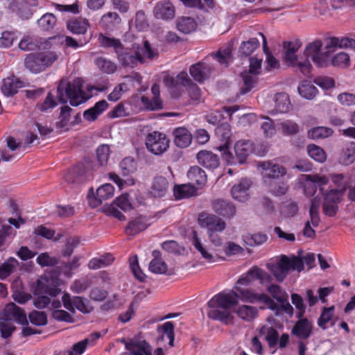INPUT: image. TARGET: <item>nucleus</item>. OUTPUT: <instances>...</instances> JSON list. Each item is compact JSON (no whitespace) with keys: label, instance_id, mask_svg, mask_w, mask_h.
I'll list each match as a JSON object with an SVG mask.
<instances>
[{"label":"nucleus","instance_id":"f257e3e1","mask_svg":"<svg viewBox=\"0 0 355 355\" xmlns=\"http://www.w3.org/2000/svg\"><path fill=\"white\" fill-rule=\"evenodd\" d=\"M236 290L237 292L221 291L208 301L207 306L210 309L207 312L209 318L228 325L234 322L232 308L238 304L239 297L242 302L247 303L253 304L261 302V293H257L253 289L236 286Z\"/></svg>","mask_w":355,"mask_h":355},{"label":"nucleus","instance_id":"f03ea898","mask_svg":"<svg viewBox=\"0 0 355 355\" xmlns=\"http://www.w3.org/2000/svg\"><path fill=\"white\" fill-rule=\"evenodd\" d=\"M323 44L321 40H315L309 42L304 51V55L306 58H311L313 63L318 67H326L329 60L330 49L334 47L339 48H355V40L348 37L338 38L332 37L329 39L325 48L327 51H322Z\"/></svg>","mask_w":355,"mask_h":355},{"label":"nucleus","instance_id":"7ed1b4c3","mask_svg":"<svg viewBox=\"0 0 355 355\" xmlns=\"http://www.w3.org/2000/svg\"><path fill=\"white\" fill-rule=\"evenodd\" d=\"M83 82L80 78L72 81L61 80L57 87V97L60 103L69 101L71 106H78L88 101L91 96L83 89Z\"/></svg>","mask_w":355,"mask_h":355},{"label":"nucleus","instance_id":"20e7f679","mask_svg":"<svg viewBox=\"0 0 355 355\" xmlns=\"http://www.w3.org/2000/svg\"><path fill=\"white\" fill-rule=\"evenodd\" d=\"M58 59V55L55 51L33 52L25 55L24 65L28 71L37 74L52 66Z\"/></svg>","mask_w":355,"mask_h":355},{"label":"nucleus","instance_id":"39448f33","mask_svg":"<svg viewBox=\"0 0 355 355\" xmlns=\"http://www.w3.org/2000/svg\"><path fill=\"white\" fill-rule=\"evenodd\" d=\"M95 164L89 160L79 162L69 168L64 175V180L70 184H80L93 178Z\"/></svg>","mask_w":355,"mask_h":355},{"label":"nucleus","instance_id":"423d86ee","mask_svg":"<svg viewBox=\"0 0 355 355\" xmlns=\"http://www.w3.org/2000/svg\"><path fill=\"white\" fill-rule=\"evenodd\" d=\"M254 150L253 143L250 140H240L234 145L235 157L232 156L229 150L225 153V159L228 164H243L246 162L248 156Z\"/></svg>","mask_w":355,"mask_h":355},{"label":"nucleus","instance_id":"0eeeda50","mask_svg":"<svg viewBox=\"0 0 355 355\" xmlns=\"http://www.w3.org/2000/svg\"><path fill=\"white\" fill-rule=\"evenodd\" d=\"M145 144L149 152L155 155H160L169 148L170 140L165 134L153 131L148 133Z\"/></svg>","mask_w":355,"mask_h":355},{"label":"nucleus","instance_id":"6e6552de","mask_svg":"<svg viewBox=\"0 0 355 355\" xmlns=\"http://www.w3.org/2000/svg\"><path fill=\"white\" fill-rule=\"evenodd\" d=\"M116 56L119 63L124 67L134 68L138 63L143 64L145 62L139 48L134 50L123 45Z\"/></svg>","mask_w":355,"mask_h":355},{"label":"nucleus","instance_id":"1a4fd4ad","mask_svg":"<svg viewBox=\"0 0 355 355\" xmlns=\"http://www.w3.org/2000/svg\"><path fill=\"white\" fill-rule=\"evenodd\" d=\"M198 221L201 227L207 229L209 234L220 232L226 227L225 222L214 214L201 213L199 214Z\"/></svg>","mask_w":355,"mask_h":355},{"label":"nucleus","instance_id":"9d476101","mask_svg":"<svg viewBox=\"0 0 355 355\" xmlns=\"http://www.w3.org/2000/svg\"><path fill=\"white\" fill-rule=\"evenodd\" d=\"M207 60L208 57L196 64H192L189 68V73L191 76L198 83H202L205 80L208 79L214 70L212 64L209 63L207 61Z\"/></svg>","mask_w":355,"mask_h":355},{"label":"nucleus","instance_id":"9b49d317","mask_svg":"<svg viewBox=\"0 0 355 355\" xmlns=\"http://www.w3.org/2000/svg\"><path fill=\"white\" fill-rule=\"evenodd\" d=\"M169 182L162 175H157L152 180L148 189V194L155 198L165 197L169 191Z\"/></svg>","mask_w":355,"mask_h":355},{"label":"nucleus","instance_id":"f8f14e48","mask_svg":"<svg viewBox=\"0 0 355 355\" xmlns=\"http://www.w3.org/2000/svg\"><path fill=\"white\" fill-rule=\"evenodd\" d=\"M260 166L263 170V180L265 183L271 182V180L278 179L284 176L286 171L283 166L277 164H274L272 162H265L260 164Z\"/></svg>","mask_w":355,"mask_h":355},{"label":"nucleus","instance_id":"ddd939ff","mask_svg":"<svg viewBox=\"0 0 355 355\" xmlns=\"http://www.w3.org/2000/svg\"><path fill=\"white\" fill-rule=\"evenodd\" d=\"M329 182V178L325 175H308L306 177V182L304 186V194L307 196H313L317 187H320V192L323 191V187Z\"/></svg>","mask_w":355,"mask_h":355},{"label":"nucleus","instance_id":"4468645a","mask_svg":"<svg viewBox=\"0 0 355 355\" xmlns=\"http://www.w3.org/2000/svg\"><path fill=\"white\" fill-rule=\"evenodd\" d=\"M211 207L216 214L225 218H231L236 214L234 205L227 200L215 199L211 202Z\"/></svg>","mask_w":355,"mask_h":355},{"label":"nucleus","instance_id":"2eb2a0df","mask_svg":"<svg viewBox=\"0 0 355 355\" xmlns=\"http://www.w3.org/2000/svg\"><path fill=\"white\" fill-rule=\"evenodd\" d=\"M3 315L5 320H15L21 324H28L25 312L14 303H9L5 306Z\"/></svg>","mask_w":355,"mask_h":355},{"label":"nucleus","instance_id":"dca6fc26","mask_svg":"<svg viewBox=\"0 0 355 355\" xmlns=\"http://www.w3.org/2000/svg\"><path fill=\"white\" fill-rule=\"evenodd\" d=\"M196 159L199 164L209 170H214L220 164L218 156L209 150L199 151L196 155Z\"/></svg>","mask_w":355,"mask_h":355},{"label":"nucleus","instance_id":"f3484780","mask_svg":"<svg viewBox=\"0 0 355 355\" xmlns=\"http://www.w3.org/2000/svg\"><path fill=\"white\" fill-rule=\"evenodd\" d=\"M301 46L302 43L298 40L284 42L283 49L285 51L284 58L288 66L291 67L297 63L298 59L296 53Z\"/></svg>","mask_w":355,"mask_h":355},{"label":"nucleus","instance_id":"a211bd4d","mask_svg":"<svg viewBox=\"0 0 355 355\" xmlns=\"http://www.w3.org/2000/svg\"><path fill=\"white\" fill-rule=\"evenodd\" d=\"M268 268L273 274L277 281L283 282L290 270L288 257L282 255L280 260L276 264H270Z\"/></svg>","mask_w":355,"mask_h":355},{"label":"nucleus","instance_id":"6ab92c4d","mask_svg":"<svg viewBox=\"0 0 355 355\" xmlns=\"http://www.w3.org/2000/svg\"><path fill=\"white\" fill-rule=\"evenodd\" d=\"M215 134L218 139L223 143L218 147L219 150L225 153L229 149L232 136L230 125L227 122L220 123L216 128Z\"/></svg>","mask_w":355,"mask_h":355},{"label":"nucleus","instance_id":"aec40b11","mask_svg":"<svg viewBox=\"0 0 355 355\" xmlns=\"http://www.w3.org/2000/svg\"><path fill=\"white\" fill-rule=\"evenodd\" d=\"M253 277L260 280L261 284L271 280L269 274L261 268H255L249 270L245 275L241 277L237 281V284L248 286L250 284Z\"/></svg>","mask_w":355,"mask_h":355},{"label":"nucleus","instance_id":"412c9836","mask_svg":"<svg viewBox=\"0 0 355 355\" xmlns=\"http://www.w3.org/2000/svg\"><path fill=\"white\" fill-rule=\"evenodd\" d=\"M189 183L196 189L202 188L207 183V176L205 171L198 166H191L187 172Z\"/></svg>","mask_w":355,"mask_h":355},{"label":"nucleus","instance_id":"4be33fe9","mask_svg":"<svg viewBox=\"0 0 355 355\" xmlns=\"http://www.w3.org/2000/svg\"><path fill=\"white\" fill-rule=\"evenodd\" d=\"M251 182L248 179H242L238 184H234L231 189L234 199L239 202H245L249 198V189Z\"/></svg>","mask_w":355,"mask_h":355},{"label":"nucleus","instance_id":"5701e85b","mask_svg":"<svg viewBox=\"0 0 355 355\" xmlns=\"http://www.w3.org/2000/svg\"><path fill=\"white\" fill-rule=\"evenodd\" d=\"M313 326L307 318H300L293 326L291 333L300 339H307L312 334Z\"/></svg>","mask_w":355,"mask_h":355},{"label":"nucleus","instance_id":"b1692460","mask_svg":"<svg viewBox=\"0 0 355 355\" xmlns=\"http://www.w3.org/2000/svg\"><path fill=\"white\" fill-rule=\"evenodd\" d=\"M154 15L157 19L168 20L175 15V8L170 1H159L154 8Z\"/></svg>","mask_w":355,"mask_h":355},{"label":"nucleus","instance_id":"393cba45","mask_svg":"<svg viewBox=\"0 0 355 355\" xmlns=\"http://www.w3.org/2000/svg\"><path fill=\"white\" fill-rule=\"evenodd\" d=\"M109 104L105 100L96 102L94 105L83 112V118L85 121L92 122L96 121L107 108Z\"/></svg>","mask_w":355,"mask_h":355},{"label":"nucleus","instance_id":"a878e982","mask_svg":"<svg viewBox=\"0 0 355 355\" xmlns=\"http://www.w3.org/2000/svg\"><path fill=\"white\" fill-rule=\"evenodd\" d=\"M68 30L75 35L86 36L89 23L87 19L82 17H74L69 20L67 24Z\"/></svg>","mask_w":355,"mask_h":355},{"label":"nucleus","instance_id":"bb28decb","mask_svg":"<svg viewBox=\"0 0 355 355\" xmlns=\"http://www.w3.org/2000/svg\"><path fill=\"white\" fill-rule=\"evenodd\" d=\"M23 87V83L15 76L4 78L1 87L2 93L6 96H12Z\"/></svg>","mask_w":355,"mask_h":355},{"label":"nucleus","instance_id":"cd10ccee","mask_svg":"<svg viewBox=\"0 0 355 355\" xmlns=\"http://www.w3.org/2000/svg\"><path fill=\"white\" fill-rule=\"evenodd\" d=\"M35 291L38 293L48 294L51 297H56L61 292L58 285L51 286L49 280L44 277H41L37 280Z\"/></svg>","mask_w":355,"mask_h":355},{"label":"nucleus","instance_id":"c85d7f7f","mask_svg":"<svg viewBox=\"0 0 355 355\" xmlns=\"http://www.w3.org/2000/svg\"><path fill=\"white\" fill-rule=\"evenodd\" d=\"M152 255L153 259L149 263V270L155 274H166L168 267L166 263L162 259L161 252L155 250L153 251Z\"/></svg>","mask_w":355,"mask_h":355},{"label":"nucleus","instance_id":"c756f323","mask_svg":"<svg viewBox=\"0 0 355 355\" xmlns=\"http://www.w3.org/2000/svg\"><path fill=\"white\" fill-rule=\"evenodd\" d=\"M355 161V141L347 143L342 148L338 162L340 164L349 166Z\"/></svg>","mask_w":355,"mask_h":355},{"label":"nucleus","instance_id":"7c9ffc66","mask_svg":"<svg viewBox=\"0 0 355 355\" xmlns=\"http://www.w3.org/2000/svg\"><path fill=\"white\" fill-rule=\"evenodd\" d=\"M126 349L132 355H152L151 347L145 340L132 341L127 344Z\"/></svg>","mask_w":355,"mask_h":355},{"label":"nucleus","instance_id":"2f4dec72","mask_svg":"<svg viewBox=\"0 0 355 355\" xmlns=\"http://www.w3.org/2000/svg\"><path fill=\"white\" fill-rule=\"evenodd\" d=\"M174 143L180 148H184L190 145L192 140L191 134L185 128H178L173 131Z\"/></svg>","mask_w":355,"mask_h":355},{"label":"nucleus","instance_id":"473e14b6","mask_svg":"<svg viewBox=\"0 0 355 355\" xmlns=\"http://www.w3.org/2000/svg\"><path fill=\"white\" fill-rule=\"evenodd\" d=\"M275 108L271 111V114L286 113L289 111L291 103L289 97L286 94H277L275 96Z\"/></svg>","mask_w":355,"mask_h":355},{"label":"nucleus","instance_id":"72a5a7b5","mask_svg":"<svg viewBox=\"0 0 355 355\" xmlns=\"http://www.w3.org/2000/svg\"><path fill=\"white\" fill-rule=\"evenodd\" d=\"M148 227V224L145 218L138 217L128 222L125 232L129 236H136L141 232L145 230Z\"/></svg>","mask_w":355,"mask_h":355},{"label":"nucleus","instance_id":"f704fd0d","mask_svg":"<svg viewBox=\"0 0 355 355\" xmlns=\"http://www.w3.org/2000/svg\"><path fill=\"white\" fill-rule=\"evenodd\" d=\"M121 21V19L116 12H108L102 17L101 23L105 30L112 31Z\"/></svg>","mask_w":355,"mask_h":355},{"label":"nucleus","instance_id":"c9c22d12","mask_svg":"<svg viewBox=\"0 0 355 355\" xmlns=\"http://www.w3.org/2000/svg\"><path fill=\"white\" fill-rule=\"evenodd\" d=\"M98 40L101 46L105 49L112 48L116 54L119 52V50L121 49L123 46L119 39L110 37L103 33L99 34Z\"/></svg>","mask_w":355,"mask_h":355},{"label":"nucleus","instance_id":"e433bc0d","mask_svg":"<svg viewBox=\"0 0 355 355\" xmlns=\"http://www.w3.org/2000/svg\"><path fill=\"white\" fill-rule=\"evenodd\" d=\"M164 83L168 88L170 94L173 98H178L182 92L184 86L175 80L174 77L166 76L164 78Z\"/></svg>","mask_w":355,"mask_h":355},{"label":"nucleus","instance_id":"4c0bfd02","mask_svg":"<svg viewBox=\"0 0 355 355\" xmlns=\"http://www.w3.org/2000/svg\"><path fill=\"white\" fill-rule=\"evenodd\" d=\"M236 313L243 320L252 321L257 317L258 310L254 306L241 305L238 307Z\"/></svg>","mask_w":355,"mask_h":355},{"label":"nucleus","instance_id":"58836bf2","mask_svg":"<svg viewBox=\"0 0 355 355\" xmlns=\"http://www.w3.org/2000/svg\"><path fill=\"white\" fill-rule=\"evenodd\" d=\"M196 193V188L190 184L176 185L173 189L174 196L178 200L193 196Z\"/></svg>","mask_w":355,"mask_h":355},{"label":"nucleus","instance_id":"ea45409f","mask_svg":"<svg viewBox=\"0 0 355 355\" xmlns=\"http://www.w3.org/2000/svg\"><path fill=\"white\" fill-rule=\"evenodd\" d=\"M268 240V236L261 232L248 234L244 236V241L246 245L255 247L264 244Z\"/></svg>","mask_w":355,"mask_h":355},{"label":"nucleus","instance_id":"a19ab883","mask_svg":"<svg viewBox=\"0 0 355 355\" xmlns=\"http://www.w3.org/2000/svg\"><path fill=\"white\" fill-rule=\"evenodd\" d=\"M260 334H266V340L270 348H274L277 345L279 333L275 328L263 327L260 330Z\"/></svg>","mask_w":355,"mask_h":355},{"label":"nucleus","instance_id":"79ce46f5","mask_svg":"<svg viewBox=\"0 0 355 355\" xmlns=\"http://www.w3.org/2000/svg\"><path fill=\"white\" fill-rule=\"evenodd\" d=\"M333 133L334 131L330 128L318 126L308 131V137L312 139H325L330 137Z\"/></svg>","mask_w":355,"mask_h":355},{"label":"nucleus","instance_id":"37998d69","mask_svg":"<svg viewBox=\"0 0 355 355\" xmlns=\"http://www.w3.org/2000/svg\"><path fill=\"white\" fill-rule=\"evenodd\" d=\"M95 64L103 73L111 74L116 71V64L105 58L98 57L95 60Z\"/></svg>","mask_w":355,"mask_h":355},{"label":"nucleus","instance_id":"c03bdc74","mask_svg":"<svg viewBox=\"0 0 355 355\" xmlns=\"http://www.w3.org/2000/svg\"><path fill=\"white\" fill-rule=\"evenodd\" d=\"M18 261L14 257H10L0 266V279L8 277L18 266Z\"/></svg>","mask_w":355,"mask_h":355},{"label":"nucleus","instance_id":"a18cd8bd","mask_svg":"<svg viewBox=\"0 0 355 355\" xmlns=\"http://www.w3.org/2000/svg\"><path fill=\"white\" fill-rule=\"evenodd\" d=\"M71 111L72 109L68 105H64L60 107V116L58 121L56 122L57 128L68 130Z\"/></svg>","mask_w":355,"mask_h":355},{"label":"nucleus","instance_id":"49530a36","mask_svg":"<svg viewBox=\"0 0 355 355\" xmlns=\"http://www.w3.org/2000/svg\"><path fill=\"white\" fill-rule=\"evenodd\" d=\"M113 261V256L107 254L101 258L92 259L88 263V267L89 269L96 270L111 264Z\"/></svg>","mask_w":355,"mask_h":355},{"label":"nucleus","instance_id":"de8ad7c7","mask_svg":"<svg viewBox=\"0 0 355 355\" xmlns=\"http://www.w3.org/2000/svg\"><path fill=\"white\" fill-rule=\"evenodd\" d=\"M309 155L318 162L322 163L327 159L325 151L320 146L310 144L307 146Z\"/></svg>","mask_w":355,"mask_h":355},{"label":"nucleus","instance_id":"09e8293b","mask_svg":"<svg viewBox=\"0 0 355 355\" xmlns=\"http://www.w3.org/2000/svg\"><path fill=\"white\" fill-rule=\"evenodd\" d=\"M243 80V85L240 89V94L244 95L250 92L257 83V78L248 73L241 74Z\"/></svg>","mask_w":355,"mask_h":355},{"label":"nucleus","instance_id":"8fccbe9b","mask_svg":"<svg viewBox=\"0 0 355 355\" xmlns=\"http://www.w3.org/2000/svg\"><path fill=\"white\" fill-rule=\"evenodd\" d=\"M178 31L184 33H190L196 28V23L191 17H182L177 23Z\"/></svg>","mask_w":355,"mask_h":355},{"label":"nucleus","instance_id":"3c124183","mask_svg":"<svg viewBox=\"0 0 355 355\" xmlns=\"http://www.w3.org/2000/svg\"><path fill=\"white\" fill-rule=\"evenodd\" d=\"M56 21L57 19L54 15L46 13L37 20V24L43 31H48L54 28Z\"/></svg>","mask_w":355,"mask_h":355},{"label":"nucleus","instance_id":"603ef678","mask_svg":"<svg viewBox=\"0 0 355 355\" xmlns=\"http://www.w3.org/2000/svg\"><path fill=\"white\" fill-rule=\"evenodd\" d=\"M41 42L30 36H24L19 42V48L25 51H33L40 47Z\"/></svg>","mask_w":355,"mask_h":355},{"label":"nucleus","instance_id":"864d4df0","mask_svg":"<svg viewBox=\"0 0 355 355\" xmlns=\"http://www.w3.org/2000/svg\"><path fill=\"white\" fill-rule=\"evenodd\" d=\"M259 46V41L257 38H250L246 42H243L239 51L245 55H250Z\"/></svg>","mask_w":355,"mask_h":355},{"label":"nucleus","instance_id":"5fc2aeb1","mask_svg":"<svg viewBox=\"0 0 355 355\" xmlns=\"http://www.w3.org/2000/svg\"><path fill=\"white\" fill-rule=\"evenodd\" d=\"M73 304L74 309H77L84 314L89 313L94 309L93 306L90 305L89 300L80 296L73 297Z\"/></svg>","mask_w":355,"mask_h":355},{"label":"nucleus","instance_id":"6e6d98bb","mask_svg":"<svg viewBox=\"0 0 355 355\" xmlns=\"http://www.w3.org/2000/svg\"><path fill=\"white\" fill-rule=\"evenodd\" d=\"M28 318L36 326H45L48 323L47 315L44 311H33L28 314Z\"/></svg>","mask_w":355,"mask_h":355},{"label":"nucleus","instance_id":"4d7b16f0","mask_svg":"<svg viewBox=\"0 0 355 355\" xmlns=\"http://www.w3.org/2000/svg\"><path fill=\"white\" fill-rule=\"evenodd\" d=\"M322 195L323 196L324 201L338 205L342 200L343 192L337 189H331L326 192L323 189Z\"/></svg>","mask_w":355,"mask_h":355},{"label":"nucleus","instance_id":"13d9d810","mask_svg":"<svg viewBox=\"0 0 355 355\" xmlns=\"http://www.w3.org/2000/svg\"><path fill=\"white\" fill-rule=\"evenodd\" d=\"M114 188L111 184H104L96 190V197L101 202L113 196Z\"/></svg>","mask_w":355,"mask_h":355},{"label":"nucleus","instance_id":"bf43d9fd","mask_svg":"<svg viewBox=\"0 0 355 355\" xmlns=\"http://www.w3.org/2000/svg\"><path fill=\"white\" fill-rule=\"evenodd\" d=\"M267 291L274 299L280 303H284L287 300V294L277 284H270L268 286Z\"/></svg>","mask_w":355,"mask_h":355},{"label":"nucleus","instance_id":"052dcab7","mask_svg":"<svg viewBox=\"0 0 355 355\" xmlns=\"http://www.w3.org/2000/svg\"><path fill=\"white\" fill-rule=\"evenodd\" d=\"M141 102L147 110H158L162 108V101L159 96H153L150 99L148 97L142 96Z\"/></svg>","mask_w":355,"mask_h":355},{"label":"nucleus","instance_id":"680f3d73","mask_svg":"<svg viewBox=\"0 0 355 355\" xmlns=\"http://www.w3.org/2000/svg\"><path fill=\"white\" fill-rule=\"evenodd\" d=\"M334 306L324 307L321 313L320 316L318 320V326L322 329H327V324L331 320L333 317V312Z\"/></svg>","mask_w":355,"mask_h":355},{"label":"nucleus","instance_id":"e2e57ef3","mask_svg":"<svg viewBox=\"0 0 355 355\" xmlns=\"http://www.w3.org/2000/svg\"><path fill=\"white\" fill-rule=\"evenodd\" d=\"M331 62L335 67L346 68L350 64L349 55L345 52L338 53L333 57Z\"/></svg>","mask_w":355,"mask_h":355},{"label":"nucleus","instance_id":"0e129e2a","mask_svg":"<svg viewBox=\"0 0 355 355\" xmlns=\"http://www.w3.org/2000/svg\"><path fill=\"white\" fill-rule=\"evenodd\" d=\"M299 211V207L296 202L290 201L281 207V214L286 218L295 216Z\"/></svg>","mask_w":355,"mask_h":355},{"label":"nucleus","instance_id":"69168bd1","mask_svg":"<svg viewBox=\"0 0 355 355\" xmlns=\"http://www.w3.org/2000/svg\"><path fill=\"white\" fill-rule=\"evenodd\" d=\"M270 192L275 196H282L288 191V187L284 182H271L268 183Z\"/></svg>","mask_w":355,"mask_h":355},{"label":"nucleus","instance_id":"338daca9","mask_svg":"<svg viewBox=\"0 0 355 355\" xmlns=\"http://www.w3.org/2000/svg\"><path fill=\"white\" fill-rule=\"evenodd\" d=\"M96 156L101 166L106 165L110 157V147L103 144L96 149Z\"/></svg>","mask_w":355,"mask_h":355},{"label":"nucleus","instance_id":"774afa93","mask_svg":"<svg viewBox=\"0 0 355 355\" xmlns=\"http://www.w3.org/2000/svg\"><path fill=\"white\" fill-rule=\"evenodd\" d=\"M113 205L116 206L124 211H130L133 209L129 200V195L127 193H123L116 198Z\"/></svg>","mask_w":355,"mask_h":355}]
</instances>
